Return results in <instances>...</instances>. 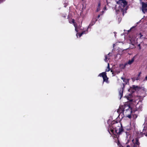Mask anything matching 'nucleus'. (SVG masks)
<instances>
[{"label": "nucleus", "mask_w": 147, "mask_h": 147, "mask_svg": "<svg viewBox=\"0 0 147 147\" xmlns=\"http://www.w3.org/2000/svg\"><path fill=\"white\" fill-rule=\"evenodd\" d=\"M108 131L109 133L114 135L118 139L119 135L123 131L124 129L120 123L116 121H113L111 123V125H109Z\"/></svg>", "instance_id": "1"}, {"label": "nucleus", "mask_w": 147, "mask_h": 147, "mask_svg": "<svg viewBox=\"0 0 147 147\" xmlns=\"http://www.w3.org/2000/svg\"><path fill=\"white\" fill-rule=\"evenodd\" d=\"M122 106L124 111L125 116L129 118H131V113L133 111L130 105L125 104L123 105H122Z\"/></svg>", "instance_id": "2"}, {"label": "nucleus", "mask_w": 147, "mask_h": 147, "mask_svg": "<svg viewBox=\"0 0 147 147\" xmlns=\"http://www.w3.org/2000/svg\"><path fill=\"white\" fill-rule=\"evenodd\" d=\"M121 79L123 80V82H125V83H123V86L121 88H120V90L119 91V95L120 96V99H121L123 96V92L125 88V85L129 82V79H126L125 78H124L123 77H121Z\"/></svg>", "instance_id": "3"}, {"label": "nucleus", "mask_w": 147, "mask_h": 147, "mask_svg": "<svg viewBox=\"0 0 147 147\" xmlns=\"http://www.w3.org/2000/svg\"><path fill=\"white\" fill-rule=\"evenodd\" d=\"M117 4H118L120 7L123 8L127 5V3L125 0H118L117 1Z\"/></svg>", "instance_id": "4"}, {"label": "nucleus", "mask_w": 147, "mask_h": 147, "mask_svg": "<svg viewBox=\"0 0 147 147\" xmlns=\"http://www.w3.org/2000/svg\"><path fill=\"white\" fill-rule=\"evenodd\" d=\"M98 76L102 77L103 82H105L107 83H109L108 81V78L107 77V73L106 71L98 75Z\"/></svg>", "instance_id": "5"}, {"label": "nucleus", "mask_w": 147, "mask_h": 147, "mask_svg": "<svg viewBox=\"0 0 147 147\" xmlns=\"http://www.w3.org/2000/svg\"><path fill=\"white\" fill-rule=\"evenodd\" d=\"M122 107V105H120L119 107V108L117 109V112L119 114H120L121 113H123L125 115L124 111Z\"/></svg>", "instance_id": "6"}, {"label": "nucleus", "mask_w": 147, "mask_h": 147, "mask_svg": "<svg viewBox=\"0 0 147 147\" xmlns=\"http://www.w3.org/2000/svg\"><path fill=\"white\" fill-rule=\"evenodd\" d=\"M132 88L134 90H139L140 89L142 88L141 87L135 85H133L132 86Z\"/></svg>", "instance_id": "7"}, {"label": "nucleus", "mask_w": 147, "mask_h": 147, "mask_svg": "<svg viewBox=\"0 0 147 147\" xmlns=\"http://www.w3.org/2000/svg\"><path fill=\"white\" fill-rule=\"evenodd\" d=\"M135 57H133L131 60H129L128 62V64L129 65H131L134 61Z\"/></svg>", "instance_id": "8"}, {"label": "nucleus", "mask_w": 147, "mask_h": 147, "mask_svg": "<svg viewBox=\"0 0 147 147\" xmlns=\"http://www.w3.org/2000/svg\"><path fill=\"white\" fill-rule=\"evenodd\" d=\"M147 7V2L144 3L142 2V8H146Z\"/></svg>", "instance_id": "9"}, {"label": "nucleus", "mask_w": 147, "mask_h": 147, "mask_svg": "<svg viewBox=\"0 0 147 147\" xmlns=\"http://www.w3.org/2000/svg\"><path fill=\"white\" fill-rule=\"evenodd\" d=\"M100 2H99L98 4V5L97 7V9L96 10V12H98L100 10Z\"/></svg>", "instance_id": "10"}, {"label": "nucleus", "mask_w": 147, "mask_h": 147, "mask_svg": "<svg viewBox=\"0 0 147 147\" xmlns=\"http://www.w3.org/2000/svg\"><path fill=\"white\" fill-rule=\"evenodd\" d=\"M95 22L94 21H92L91 23L89 25L88 27V28H90L91 27V26H93L95 24Z\"/></svg>", "instance_id": "11"}, {"label": "nucleus", "mask_w": 147, "mask_h": 147, "mask_svg": "<svg viewBox=\"0 0 147 147\" xmlns=\"http://www.w3.org/2000/svg\"><path fill=\"white\" fill-rule=\"evenodd\" d=\"M141 74V72H139L138 74V75L137 77L136 78V80H140V76Z\"/></svg>", "instance_id": "12"}, {"label": "nucleus", "mask_w": 147, "mask_h": 147, "mask_svg": "<svg viewBox=\"0 0 147 147\" xmlns=\"http://www.w3.org/2000/svg\"><path fill=\"white\" fill-rule=\"evenodd\" d=\"M142 11L144 13H145L146 12H147V9L146 8H142Z\"/></svg>", "instance_id": "13"}, {"label": "nucleus", "mask_w": 147, "mask_h": 147, "mask_svg": "<svg viewBox=\"0 0 147 147\" xmlns=\"http://www.w3.org/2000/svg\"><path fill=\"white\" fill-rule=\"evenodd\" d=\"M86 32H87V31H83L81 33H80L79 34V37H81L82 34H86Z\"/></svg>", "instance_id": "14"}, {"label": "nucleus", "mask_w": 147, "mask_h": 147, "mask_svg": "<svg viewBox=\"0 0 147 147\" xmlns=\"http://www.w3.org/2000/svg\"><path fill=\"white\" fill-rule=\"evenodd\" d=\"M135 144L139 146L140 143L138 141V139H136V142L135 143Z\"/></svg>", "instance_id": "15"}, {"label": "nucleus", "mask_w": 147, "mask_h": 147, "mask_svg": "<svg viewBox=\"0 0 147 147\" xmlns=\"http://www.w3.org/2000/svg\"><path fill=\"white\" fill-rule=\"evenodd\" d=\"M69 23L71 24L72 23L73 24H74V23H75V20L74 19H72L71 22L69 21Z\"/></svg>", "instance_id": "16"}, {"label": "nucleus", "mask_w": 147, "mask_h": 147, "mask_svg": "<svg viewBox=\"0 0 147 147\" xmlns=\"http://www.w3.org/2000/svg\"><path fill=\"white\" fill-rule=\"evenodd\" d=\"M74 26L75 28L77 27L78 26V25L77 24H76L75 23L74 24Z\"/></svg>", "instance_id": "17"}, {"label": "nucleus", "mask_w": 147, "mask_h": 147, "mask_svg": "<svg viewBox=\"0 0 147 147\" xmlns=\"http://www.w3.org/2000/svg\"><path fill=\"white\" fill-rule=\"evenodd\" d=\"M105 61H106L107 60V55H105Z\"/></svg>", "instance_id": "18"}, {"label": "nucleus", "mask_w": 147, "mask_h": 147, "mask_svg": "<svg viewBox=\"0 0 147 147\" xmlns=\"http://www.w3.org/2000/svg\"><path fill=\"white\" fill-rule=\"evenodd\" d=\"M110 70V69L107 68L106 70V71L108 72Z\"/></svg>", "instance_id": "19"}, {"label": "nucleus", "mask_w": 147, "mask_h": 147, "mask_svg": "<svg viewBox=\"0 0 147 147\" xmlns=\"http://www.w3.org/2000/svg\"><path fill=\"white\" fill-rule=\"evenodd\" d=\"M5 1V0H0V4L1 3Z\"/></svg>", "instance_id": "20"}, {"label": "nucleus", "mask_w": 147, "mask_h": 147, "mask_svg": "<svg viewBox=\"0 0 147 147\" xmlns=\"http://www.w3.org/2000/svg\"><path fill=\"white\" fill-rule=\"evenodd\" d=\"M107 68H108V69H110V66H109V63H108V66H107Z\"/></svg>", "instance_id": "21"}, {"label": "nucleus", "mask_w": 147, "mask_h": 147, "mask_svg": "<svg viewBox=\"0 0 147 147\" xmlns=\"http://www.w3.org/2000/svg\"><path fill=\"white\" fill-rule=\"evenodd\" d=\"M100 15H100V14H99V15L98 16H97V18L98 19V18H100Z\"/></svg>", "instance_id": "22"}, {"label": "nucleus", "mask_w": 147, "mask_h": 147, "mask_svg": "<svg viewBox=\"0 0 147 147\" xmlns=\"http://www.w3.org/2000/svg\"><path fill=\"white\" fill-rule=\"evenodd\" d=\"M145 80H147V76L145 77Z\"/></svg>", "instance_id": "23"}, {"label": "nucleus", "mask_w": 147, "mask_h": 147, "mask_svg": "<svg viewBox=\"0 0 147 147\" xmlns=\"http://www.w3.org/2000/svg\"><path fill=\"white\" fill-rule=\"evenodd\" d=\"M77 27L75 28V30L77 32H78V30H77Z\"/></svg>", "instance_id": "24"}, {"label": "nucleus", "mask_w": 147, "mask_h": 147, "mask_svg": "<svg viewBox=\"0 0 147 147\" xmlns=\"http://www.w3.org/2000/svg\"><path fill=\"white\" fill-rule=\"evenodd\" d=\"M140 37H141L143 36L142 35V34L140 33Z\"/></svg>", "instance_id": "25"}, {"label": "nucleus", "mask_w": 147, "mask_h": 147, "mask_svg": "<svg viewBox=\"0 0 147 147\" xmlns=\"http://www.w3.org/2000/svg\"><path fill=\"white\" fill-rule=\"evenodd\" d=\"M111 72H112V74H113V70H111Z\"/></svg>", "instance_id": "26"}, {"label": "nucleus", "mask_w": 147, "mask_h": 147, "mask_svg": "<svg viewBox=\"0 0 147 147\" xmlns=\"http://www.w3.org/2000/svg\"><path fill=\"white\" fill-rule=\"evenodd\" d=\"M130 147V146L129 145H128L127 146V147Z\"/></svg>", "instance_id": "27"}, {"label": "nucleus", "mask_w": 147, "mask_h": 147, "mask_svg": "<svg viewBox=\"0 0 147 147\" xmlns=\"http://www.w3.org/2000/svg\"><path fill=\"white\" fill-rule=\"evenodd\" d=\"M144 134L147 137V134H145V133H144Z\"/></svg>", "instance_id": "28"}, {"label": "nucleus", "mask_w": 147, "mask_h": 147, "mask_svg": "<svg viewBox=\"0 0 147 147\" xmlns=\"http://www.w3.org/2000/svg\"><path fill=\"white\" fill-rule=\"evenodd\" d=\"M131 28L129 30H128V32H129L131 30Z\"/></svg>", "instance_id": "29"}, {"label": "nucleus", "mask_w": 147, "mask_h": 147, "mask_svg": "<svg viewBox=\"0 0 147 147\" xmlns=\"http://www.w3.org/2000/svg\"><path fill=\"white\" fill-rule=\"evenodd\" d=\"M132 100H129V101H132Z\"/></svg>", "instance_id": "30"}, {"label": "nucleus", "mask_w": 147, "mask_h": 147, "mask_svg": "<svg viewBox=\"0 0 147 147\" xmlns=\"http://www.w3.org/2000/svg\"><path fill=\"white\" fill-rule=\"evenodd\" d=\"M129 113L128 112H127V114H128Z\"/></svg>", "instance_id": "31"}, {"label": "nucleus", "mask_w": 147, "mask_h": 147, "mask_svg": "<svg viewBox=\"0 0 147 147\" xmlns=\"http://www.w3.org/2000/svg\"><path fill=\"white\" fill-rule=\"evenodd\" d=\"M138 46H140V44H139V45H138Z\"/></svg>", "instance_id": "32"}, {"label": "nucleus", "mask_w": 147, "mask_h": 147, "mask_svg": "<svg viewBox=\"0 0 147 147\" xmlns=\"http://www.w3.org/2000/svg\"><path fill=\"white\" fill-rule=\"evenodd\" d=\"M97 19H96L95 20V22L96 21H97Z\"/></svg>", "instance_id": "33"}, {"label": "nucleus", "mask_w": 147, "mask_h": 147, "mask_svg": "<svg viewBox=\"0 0 147 147\" xmlns=\"http://www.w3.org/2000/svg\"><path fill=\"white\" fill-rule=\"evenodd\" d=\"M137 111V110H136L134 111V112H135V111Z\"/></svg>", "instance_id": "34"}]
</instances>
